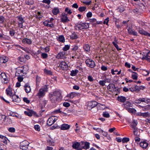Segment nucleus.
<instances>
[{
    "label": "nucleus",
    "mask_w": 150,
    "mask_h": 150,
    "mask_svg": "<svg viewBox=\"0 0 150 150\" xmlns=\"http://www.w3.org/2000/svg\"><path fill=\"white\" fill-rule=\"evenodd\" d=\"M88 80L92 82L93 81V79L92 77L91 76H88Z\"/></svg>",
    "instance_id": "338daca9"
},
{
    "label": "nucleus",
    "mask_w": 150,
    "mask_h": 150,
    "mask_svg": "<svg viewBox=\"0 0 150 150\" xmlns=\"http://www.w3.org/2000/svg\"><path fill=\"white\" fill-rule=\"evenodd\" d=\"M140 145L141 147L143 149H145L148 146V144L146 142L143 141V142H142L140 143Z\"/></svg>",
    "instance_id": "a211bd4d"
},
{
    "label": "nucleus",
    "mask_w": 150,
    "mask_h": 150,
    "mask_svg": "<svg viewBox=\"0 0 150 150\" xmlns=\"http://www.w3.org/2000/svg\"><path fill=\"white\" fill-rule=\"evenodd\" d=\"M78 72V70L77 69H76L75 70H72L71 71L70 74L72 76H76Z\"/></svg>",
    "instance_id": "bb28decb"
},
{
    "label": "nucleus",
    "mask_w": 150,
    "mask_h": 150,
    "mask_svg": "<svg viewBox=\"0 0 150 150\" xmlns=\"http://www.w3.org/2000/svg\"><path fill=\"white\" fill-rule=\"evenodd\" d=\"M137 121L135 120H133L131 124V127L133 129H136L138 128L137 127Z\"/></svg>",
    "instance_id": "dca6fc26"
},
{
    "label": "nucleus",
    "mask_w": 150,
    "mask_h": 150,
    "mask_svg": "<svg viewBox=\"0 0 150 150\" xmlns=\"http://www.w3.org/2000/svg\"><path fill=\"white\" fill-rule=\"evenodd\" d=\"M139 130L138 128L136 129H133V133L134 135L136 136H139L140 132L138 131Z\"/></svg>",
    "instance_id": "c756f323"
},
{
    "label": "nucleus",
    "mask_w": 150,
    "mask_h": 150,
    "mask_svg": "<svg viewBox=\"0 0 150 150\" xmlns=\"http://www.w3.org/2000/svg\"><path fill=\"white\" fill-rule=\"evenodd\" d=\"M86 9V7L85 6L80 7L79 8L78 10L81 12L84 11Z\"/></svg>",
    "instance_id": "37998d69"
},
{
    "label": "nucleus",
    "mask_w": 150,
    "mask_h": 150,
    "mask_svg": "<svg viewBox=\"0 0 150 150\" xmlns=\"http://www.w3.org/2000/svg\"><path fill=\"white\" fill-rule=\"evenodd\" d=\"M18 59L21 62H25L24 59L23 57H18Z\"/></svg>",
    "instance_id": "052dcab7"
},
{
    "label": "nucleus",
    "mask_w": 150,
    "mask_h": 150,
    "mask_svg": "<svg viewBox=\"0 0 150 150\" xmlns=\"http://www.w3.org/2000/svg\"><path fill=\"white\" fill-rule=\"evenodd\" d=\"M144 89V87L142 86H140V87H139L137 86H135L134 87V91H139L140 90V89Z\"/></svg>",
    "instance_id": "f704fd0d"
},
{
    "label": "nucleus",
    "mask_w": 150,
    "mask_h": 150,
    "mask_svg": "<svg viewBox=\"0 0 150 150\" xmlns=\"http://www.w3.org/2000/svg\"><path fill=\"white\" fill-rule=\"evenodd\" d=\"M17 18H18V22H20V23H23L24 22L23 19L22 17L20 16H18Z\"/></svg>",
    "instance_id": "3c124183"
},
{
    "label": "nucleus",
    "mask_w": 150,
    "mask_h": 150,
    "mask_svg": "<svg viewBox=\"0 0 150 150\" xmlns=\"http://www.w3.org/2000/svg\"><path fill=\"white\" fill-rule=\"evenodd\" d=\"M22 42L28 44H30L32 43V41L26 38L23 39L22 40Z\"/></svg>",
    "instance_id": "5701e85b"
},
{
    "label": "nucleus",
    "mask_w": 150,
    "mask_h": 150,
    "mask_svg": "<svg viewBox=\"0 0 150 150\" xmlns=\"http://www.w3.org/2000/svg\"><path fill=\"white\" fill-rule=\"evenodd\" d=\"M23 100L24 102H26L27 103H28L30 102V100L26 98H23Z\"/></svg>",
    "instance_id": "0e129e2a"
},
{
    "label": "nucleus",
    "mask_w": 150,
    "mask_h": 150,
    "mask_svg": "<svg viewBox=\"0 0 150 150\" xmlns=\"http://www.w3.org/2000/svg\"><path fill=\"white\" fill-rule=\"evenodd\" d=\"M87 66L91 68H94L95 66L94 62L91 59H87L85 61Z\"/></svg>",
    "instance_id": "20e7f679"
},
{
    "label": "nucleus",
    "mask_w": 150,
    "mask_h": 150,
    "mask_svg": "<svg viewBox=\"0 0 150 150\" xmlns=\"http://www.w3.org/2000/svg\"><path fill=\"white\" fill-rule=\"evenodd\" d=\"M24 113L25 115L30 117L31 116L33 115H35L36 114V112L31 110H29L27 111H25Z\"/></svg>",
    "instance_id": "9b49d317"
},
{
    "label": "nucleus",
    "mask_w": 150,
    "mask_h": 150,
    "mask_svg": "<svg viewBox=\"0 0 150 150\" xmlns=\"http://www.w3.org/2000/svg\"><path fill=\"white\" fill-rule=\"evenodd\" d=\"M138 115L139 116H143L144 117H147L148 116L149 114L148 112H145V113H142V112H139L138 113Z\"/></svg>",
    "instance_id": "72a5a7b5"
},
{
    "label": "nucleus",
    "mask_w": 150,
    "mask_h": 150,
    "mask_svg": "<svg viewBox=\"0 0 150 150\" xmlns=\"http://www.w3.org/2000/svg\"><path fill=\"white\" fill-rule=\"evenodd\" d=\"M48 88L47 85H45L40 89L36 96L39 98L43 97L45 95V93L48 91Z\"/></svg>",
    "instance_id": "f03ea898"
},
{
    "label": "nucleus",
    "mask_w": 150,
    "mask_h": 150,
    "mask_svg": "<svg viewBox=\"0 0 150 150\" xmlns=\"http://www.w3.org/2000/svg\"><path fill=\"white\" fill-rule=\"evenodd\" d=\"M107 88L110 91L115 90V89H116L115 85L113 83H110L107 86Z\"/></svg>",
    "instance_id": "4468645a"
},
{
    "label": "nucleus",
    "mask_w": 150,
    "mask_h": 150,
    "mask_svg": "<svg viewBox=\"0 0 150 150\" xmlns=\"http://www.w3.org/2000/svg\"><path fill=\"white\" fill-rule=\"evenodd\" d=\"M97 104V102L95 101L89 102L87 104V108L89 110H91L92 108L95 107Z\"/></svg>",
    "instance_id": "39448f33"
},
{
    "label": "nucleus",
    "mask_w": 150,
    "mask_h": 150,
    "mask_svg": "<svg viewBox=\"0 0 150 150\" xmlns=\"http://www.w3.org/2000/svg\"><path fill=\"white\" fill-rule=\"evenodd\" d=\"M138 31V32L142 35L148 36L150 37V34L146 32L142 28H139Z\"/></svg>",
    "instance_id": "f8f14e48"
},
{
    "label": "nucleus",
    "mask_w": 150,
    "mask_h": 150,
    "mask_svg": "<svg viewBox=\"0 0 150 150\" xmlns=\"http://www.w3.org/2000/svg\"><path fill=\"white\" fill-rule=\"evenodd\" d=\"M127 111L129 112L133 113H135L136 112V110L134 108H128L127 109Z\"/></svg>",
    "instance_id": "c9c22d12"
},
{
    "label": "nucleus",
    "mask_w": 150,
    "mask_h": 150,
    "mask_svg": "<svg viewBox=\"0 0 150 150\" xmlns=\"http://www.w3.org/2000/svg\"><path fill=\"white\" fill-rule=\"evenodd\" d=\"M103 116L105 117L109 118L110 117L109 113L107 112H104L103 113Z\"/></svg>",
    "instance_id": "58836bf2"
},
{
    "label": "nucleus",
    "mask_w": 150,
    "mask_h": 150,
    "mask_svg": "<svg viewBox=\"0 0 150 150\" xmlns=\"http://www.w3.org/2000/svg\"><path fill=\"white\" fill-rule=\"evenodd\" d=\"M82 26V24H79L76 26V28L78 30H82L83 29V28Z\"/></svg>",
    "instance_id": "a18cd8bd"
},
{
    "label": "nucleus",
    "mask_w": 150,
    "mask_h": 150,
    "mask_svg": "<svg viewBox=\"0 0 150 150\" xmlns=\"http://www.w3.org/2000/svg\"><path fill=\"white\" fill-rule=\"evenodd\" d=\"M70 48V46L68 45H66L63 48V50L64 51H67L69 50Z\"/></svg>",
    "instance_id": "8fccbe9b"
},
{
    "label": "nucleus",
    "mask_w": 150,
    "mask_h": 150,
    "mask_svg": "<svg viewBox=\"0 0 150 150\" xmlns=\"http://www.w3.org/2000/svg\"><path fill=\"white\" fill-rule=\"evenodd\" d=\"M80 146V143L79 142L75 143L73 144L72 147L73 148L79 149V147Z\"/></svg>",
    "instance_id": "2f4dec72"
},
{
    "label": "nucleus",
    "mask_w": 150,
    "mask_h": 150,
    "mask_svg": "<svg viewBox=\"0 0 150 150\" xmlns=\"http://www.w3.org/2000/svg\"><path fill=\"white\" fill-rule=\"evenodd\" d=\"M83 27L84 29H87L89 27V24L88 23H82Z\"/></svg>",
    "instance_id": "79ce46f5"
},
{
    "label": "nucleus",
    "mask_w": 150,
    "mask_h": 150,
    "mask_svg": "<svg viewBox=\"0 0 150 150\" xmlns=\"http://www.w3.org/2000/svg\"><path fill=\"white\" fill-rule=\"evenodd\" d=\"M117 98L118 100L122 103L124 102L126 100V98L122 96H119Z\"/></svg>",
    "instance_id": "b1692460"
},
{
    "label": "nucleus",
    "mask_w": 150,
    "mask_h": 150,
    "mask_svg": "<svg viewBox=\"0 0 150 150\" xmlns=\"http://www.w3.org/2000/svg\"><path fill=\"white\" fill-rule=\"evenodd\" d=\"M15 31L13 30H12L9 31V34L11 36H13L15 34Z\"/></svg>",
    "instance_id": "bf43d9fd"
},
{
    "label": "nucleus",
    "mask_w": 150,
    "mask_h": 150,
    "mask_svg": "<svg viewBox=\"0 0 150 150\" xmlns=\"http://www.w3.org/2000/svg\"><path fill=\"white\" fill-rule=\"evenodd\" d=\"M83 49L86 52H88L90 50V47L89 45L86 44L83 46Z\"/></svg>",
    "instance_id": "a878e982"
},
{
    "label": "nucleus",
    "mask_w": 150,
    "mask_h": 150,
    "mask_svg": "<svg viewBox=\"0 0 150 150\" xmlns=\"http://www.w3.org/2000/svg\"><path fill=\"white\" fill-rule=\"evenodd\" d=\"M129 139L128 138H124L122 140L123 143L127 142L129 141Z\"/></svg>",
    "instance_id": "4d7b16f0"
},
{
    "label": "nucleus",
    "mask_w": 150,
    "mask_h": 150,
    "mask_svg": "<svg viewBox=\"0 0 150 150\" xmlns=\"http://www.w3.org/2000/svg\"><path fill=\"white\" fill-rule=\"evenodd\" d=\"M64 106L65 107H68L70 106V104L68 102H64L63 104Z\"/></svg>",
    "instance_id": "774afa93"
},
{
    "label": "nucleus",
    "mask_w": 150,
    "mask_h": 150,
    "mask_svg": "<svg viewBox=\"0 0 150 150\" xmlns=\"http://www.w3.org/2000/svg\"><path fill=\"white\" fill-rule=\"evenodd\" d=\"M132 77L133 79L137 80V73L133 71L132 72Z\"/></svg>",
    "instance_id": "473e14b6"
},
{
    "label": "nucleus",
    "mask_w": 150,
    "mask_h": 150,
    "mask_svg": "<svg viewBox=\"0 0 150 150\" xmlns=\"http://www.w3.org/2000/svg\"><path fill=\"white\" fill-rule=\"evenodd\" d=\"M65 11L66 12H67V13L69 14H71L72 13L71 10L68 7H67L65 8Z\"/></svg>",
    "instance_id": "09e8293b"
},
{
    "label": "nucleus",
    "mask_w": 150,
    "mask_h": 150,
    "mask_svg": "<svg viewBox=\"0 0 150 150\" xmlns=\"http://www.w3.org/2000/svg\"><path fill=\"white\" fill-rule=\"evenodd\" d=\"M58 40L60 42H64L65 41L64 38L63 36H60L58 38Z\"/></svg>",
    "instance_id": "ea45409f"
},
{
    "label": "nucleus",
    "mask_w": 150,
    "mask_h": 150,
    "mask_svg": "<svg viewBox=\"0 0 150 150\" xmlns=\"http://www.w3.org/2000/svg\"><path fill=\"white\" fill-rule=\"evenodd\" d=\"M8 131L12 133L14 132H15V129L14 127H10L8 129Z\"/></svg>",
    "instance_id": "5fc2aeb1"
},
{
    "label": "nucleus",
    "mask_w": 150,
    "mask_h": 150,
    "mask_svg": "<svg viewBox=\"0 0 150 150\" xmlns=\"http://www.w3.org/2000/svg\"><path fill=\"white\" fill-rule=\"evenodd\" d=\"M49 23V22H47V21H45L44 22L43 24L45 25H46L48 27H52L53 26V24H50L48 23Z\"/></svg>",
    "instance_id": "e433bc0d"
},
{
    "label": "nucleus",
    "mask_w": 150,
    "mask_h": 150,
    "mask_svg": "<svg viewBox=\"0 0 150 150\" xmlns=\"http://www.w3.org/2000/svg\"><path fill=\"white\" fill-rule=\"evenodd\" d=\"M142 55L143 57L142 58V59L143 60H145L150 62V51H149L146 54L143 52Z\"/></svg>",
    "instance_id": "423d86ee"
},
{
    "label": "nucleus",
    "mask_w": 150,
    "mask_h": 150,
    "mask_svg": "<svg viewBox=\"0 0 150 150\" xmlns=\"http://www.w3.org/2000/svg\"><path fill=\"white\" fill-rule=\"evenodd\" d=\"M6 146L2 143H1L0 146V150H5L6 149Z\"/></svg>",
    "instance_id": "603ef678"
},
{
    "label": "nucleus",
    "mask_w": 150,
    "mask_h": 150,
    "mask_svg": "<svg viewBox=\"0 0 150 150\" xmlns=\"http://www.w3.org/2000/svg\"><path fill=\"white\" fill-rule=\"evenodd\" d=\"M29 143L27 140H25L20 143V147L21 149L24 150H27L28 149Z\"/></svg>",
    "instance_id": "7ed1b4c3"
},
{
    "label": "nucleus",
    "mask_w": 150,
    "mask_h": 150,
    "mask_svg": "<svg viewBox=\"0 0 150 150\" xmlns=\"http://www.w3.org/2000/svg\"><path fill=\"white\" fill-rule=\"evenodd\" d=\"M84 149H87L89 147V144L88 142H86L84 144V146H83Z\"/></svg>",
    "instance_id": "a19ab883"
},
{
    "label": "nucleus",
    "mask_w": 150,
    "mask_h": 150,
    "mask_svg": "<svg viewBox=\"0 0 150 150\" xmlns=\"http://www.w3.org/2000/svg\"><path fill=\"white\" fill-rule=\"evenodd\" d=\"M61 95V93L59 91L51 92L49 94L50 100L52 103H56L60 100Z\"/></svg>",
    "instance_id": "f257e3e1"
},
{
    "label": "nucleus",
    "mask_w": 150,
    "mask_h": 150,
    "mask_svg": "<svg viewBox=\"0 0 150 150\" xmlns=\"http://www.w3.org/2000/svg\"><path fill=\"white\" fill-rule=\"evenodd\" d=\"M133 11L134 13H140V10L138 8H136L134 9L133 10Z\"/></svg>",
    "instance_id": "69168bd1"
},
{
    "label": "nucleus",
    "mask_w": 150,
    "mask_h": 150,
    "mask_svg": "<svg viewBox=\"0 0 150 150\" xmlns=\"http://www.w3.org/2000/svg\"><path fill=\"white\" fill-rule=\"evenodd\" d=\"M66 52L64 51L60 52L57 55L58 58L63 59L65 57V54Z\"/></svg>",
    "instance_id": "aec40b11"
},
{
    "label": "nucleus",
    "mask_w": 150,
    "mask_h": 150,
    "mask_svg": "<svg viewBox=\"0 0 150 150\" xmlns=\"http://www.w3.org/2000/svg\"><path fill=\"white\" fill-rule=\"evenodd\" d=\"M6 94L10 97L13 95V89L10 86L6 89Z\"/></svg>",
    "instance_id": "9d476101"
},
{
    "label": "nucleus",
    "mask_w": 150,
    "mask_h": 150,
    "mask_svg": "<svg viewBox=\"0 0 150 150\" xmlns=\"http://www.w3.org/2000/svg\"><path fill=\"white\" fill-rule=\"evenodd\" d=\"M59 66L63 70H67L68 69L67 65L65 62H61L59 64Z\"/></svg>",
    "instance_id": "0eeeda50"
},
{
    "label": "nucleus",
    "mask_w": 150,
    "mask_h": 150,
    "mask_svg": "<svg viewBox=\"0 0 150 150\" xmlns=\"http://www.w3.org/2000/svg\"><path fill=\"white\" fill-rule=\"evenodd\" d=\"M23 68L22 67H19L17 69V72L18 74H20L22 73H23Z\"/></svg>",
    "instance_id": "4c0bfd02"
},
{
    "label": "nucleus",
    "mask_w": 150,
    "mask_h": 150,
    "mask_svg": "<svg viewBox=\"0 0 150 150\" xmlns=\"http://www.w3.org/2000/svg\"><path fill=\"white\" fill-rule=\"evenodd\" d=\"M2 79L4 80V83H7L8 82V79L6 74L5 73L2 72L1 74Z\"/></svg>",
    "instance_id": "f3484780"
},
{
    "label": "nucleus",
    "mask_w": 150,
    "mask_h": 150,
    "mask_svg": "<svg viewBox=\"0 0 150 150\" xmlns=\"http://www.w3.org/2000/svg\"><path fill=\"white\" fill-rule=\"evenodd\" d=\"M128 32L129 34L130 35H132L134 36H137V32L133 30L132 28L129 27L127 29Z\"/></svg>",
    "instance_id": "1a4fd4ad"
},
{
    "label": "nucleus",
    "mask_w": 150,
    "mask_h": 150,
    "mask_svg": "<svg viewBox=\"0 0 150 150\" xmlns=\"http://www.w3.org/2000/svg\"><path fill=\"white\" fill-rule=\"evenodd\" d=\"M4 20V18L3 16H0V24L3 23Z\"/></svg>",
    "instance_id": "680f3d73"
},
{
    "label": "nucleus",
    "mask_w": 150,
    "mask_h": 150,
    "mask_svg": "<svg viewBox=\"0 0 150 150\" xmlns=\"http://www.w3.org/2000/svg\"><path fill=\"white\" fill-rule=\"evenodd\" d=\"M67 16V15L64 13H62L61 20L62 21L63 23H66L69 21V20Z\"/></svg>",
    "instance_id": "6e6552de"
},
{
    "label": "nucleus",
    "mask_w": 150,
    "mask_h": 150,
    "mask_svg": "<svg viewBox=\"0 0 150 150\" xmlns=\"http://www.w3.org/2000/svg\"><path fill=\"white\" fill-rule=\"evenodd\" d=\"M11 96L13 101L16 102L17 103L20 102V98H19L18 96L13 94Z\"/></svg>",
    "instance_id": "ddd939ff"
},
{
    "label": "nucleus",
    "mask_w": 150,
    "mask_h": 150,
    "mask_svg": "<svg viewBox=\"0 0 150 150\" xmlns=\"http://www.w3.org/2000/svg\"><path fill=\"white\" fill-rule=\"evenodd\" d=\"M34 128L35 130L38 131H40V126L38 125H35Z\"/></svg>",
    "instance_id": "13d9d810"
},
{
    "label": "nucleus",
    "mask_w": 150,
    "mask_h": 150,
    "mask_svg": "<svg viewBox=\"0 0 150 150\" xmlns=\"http://www.w3.org/2000/svg\"><path fill=\"white\" fill-rule=\"evenodd\" d=\"M41 56L43 59H45L48 57V55L47 54L45 53H42L41 54Z\"/></svg>",
    "instance_id": "6e6d98bb"
},
{
    "label": "nucleus",
    "mask_w": 150,
    "mask_h": 150,
    "mask_svg": "<svg viewBox=\"0 0 150 150\" xmlns=\"http://www.w3.org/2000/svg\"><path fill=\"white\" fill-rule=\"evenodd\" d=\"M70 126L68 124H62L60 127L61 130H66L68 129L70 127Z\"/></svg>",
    "instance_id": "2eb2a0df"
},
{
    "label": "nucleus",
    "mask_w": 150,
    "mask_h": 150,
    "mask_svg": "<svg viewBox=\"0 0 150 150\" xmlns=\"http://www.w3.org/2000/svg\"><path fill=\"white\" fill-rule=\"evenodd\" d=\"M25 3L28 5H32L33 4V2L32 1H25Z\"/></svg>",
    "instance_id": "864d4df0"
},
{
    "label": "nucleus",
    "mask_w": 150,
    "mask_h": 150,
    "mask_svg": "<svg viewBox=\"0 0 150 150\" xmlns=\"http://www.w3.org/2000/svg\"><path fill=\"white\" fill-rule=\"evenodd\" d=\"M70 38L72 39H75L78 38L77 35L75 33H73L71 35H70Z\"/></svg>",
    "instance_id": "7c9ffc66"
},
{
    "label": "nucleus",
    "mask_w": 150,
    "mask_h": 150,
    "mask_svg": "<svg viewBox=\"0 0 150 150\" xmlns=\"http://www.w3.org/2000/svg\"><path fill=\"white\" fill-rule=\"evenodd\" d=\"M72 47V48L71 50L74 52H76V51L79 48L78 46L76 45H74Z\"/></svg>",
    "instance_id": "49530a36"
},
{
    "label": "nucleus",
    "mask_w": 150,
    "mask_h": 150,
    "mask_svg": "<svg viewBox=\"0 0 150 150\" xmlns=\"http://www.w3.org/2000/svg\"><path fill=\"white\" fill-rule=\"evenodd\" d=\"M25 90L27 93H29L31 91V88L30 86L28 84H25L24 86Z\"/></svg>",
    "instance_id": "6ab92c4d"
},
{
    "label": "nucleus",
    "mask_w": 150,
    "mask_h": 150,
    "mask_svg": "<svg viewBox=\"0 0 150 150\" xmlns=\"http://www.w3.org/2000/svg\"><path fill=\"white\" fill-rule=\"evenodd\" d=\"M106 83V80L100 81L99 83L101 86H103L105 85Z\"/></svg>",
    "instance_id": "c03bdc74"
},
{
    "label": "nucleus",
    "mask_w": 150,
    "mask_h": 150,
    "mask_svg": "<svg viewBox=\"0 0 150 150\" xmlns=\"http://www.w3.org/2000/svg\"><path fill=\"white\" fill-rule=\"evenodd\" d=\"M53 118H52V117H50L48 119L47 124L49 126H51L54 123L53 122Z\"/></svg>",
    "instance_id": "412c9836"
},
{
    "label": "nucleus",
    "mask_w": 150,
    "mask_h": 150,
    "mask_svg": "<svg viewBox=\"0 0 150 150\" xmlns=\"http://www.w3.org/2000/svg\"><path fill=\"white\" fill-rule=\"evenodd\" d=\"M44 72L45 73L48 75H51L52 74V72L50 70H49L45 69L44 70Z\"/></svg>",
    "instance_id": "de8ad7c7"
},
{
    "label": "nucleus",
    "mask_w": 150,
    "mask_h": 150,
    "mask_svg": "<svg viewBox=\"0 0 150 150\" xmlns=\"http://www.w3.org/2000/svg\"><path fill=\"white\" fill-rule=\"evenodd\" d=\"M22 49L23 50H24L26 52L28 53H30L31 51L29 49H27L26 48H23V47H22Z\"/></svg>",
    "instance_id": "e2e57ef3"
},
{
    "label": "nucleus",
    "mask_w": 150,
    "mask_h": 150,
    "mask_svg": "<svg viewBox=\"0 0 150 150\" xmlns=\"http://www.w3.org/2000/svg\"><path fill=\"white\" fill-rule=\"evenodd\" d=\"M115 42H112V44L115 47V48L117 49V50H121L120 49H119L118 46V45L117 44V40L116 39V37L115 38Z\"/></svg>",
    "instance_id": "c85d7f7f"
},
{
    "label": "nucleus",
    "mask_w": 150,
    "mask_h": 150,
    "mask_svg": "<svg viewBox=\"0 0 150 150\" xmlns=\"http://www.w3.org/2000/svg\"><path fill=\"white\" fill-rule=\"evenodd\" d=\"M150 99H147V98H139V100L141 101V102H144L146 103H148L150 101Z\"/></svg>",
    "instance_id": "cd10ccee"
},
{
    "label": "nucleus",
    "mask_w": 150,
    "mask_h": 150,
    "mask_svg": "<svg viewBox=\"0 0 150 150\" xmlns=\"http://www.w3.org/2000/svg\"><path fill=\"white\" fill-rule=\"evenodd\" d=\"M59 9L57 8H55L52 10V13L54 15H57L59 13Z\"/></svg>",
    "instance_id": "4be33fe9"
},
{
    "label": "nucleus",
    "mask_w": 150,
    "mask_h": 150,
    "mask_svg": "<svg viewBox=\"0 0 150 150\" xmlns=\"http://www.w3.org/2000/svg\"><path fill=\"white\" fill-rule=\"evenodd\" d=\"M8 60L6 57H1L0 58V62L1 63H5Z\"/></svg>",
    "instance_id": "393cba45"
}]
</instances>
